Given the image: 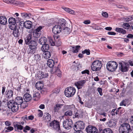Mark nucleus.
Here are the masks:
<instances>
[{
  "mask_svg": "<svg viewBox=\"0 0 133 133\" xmlns=\"http://www.w3.org/2000/svg\"><path fill=\"white\" fill-rule=\"evenodd\" d=\"M51 41L53 42L54 45H55L57 46H60L62 44V42L60 39L56 41L55 42H53L52 40H51Z\"/></svg>",
  "mask_w": 133,
  "mask_h": 133,
  "instance_id": "nucleus-35",
  "label": "nucleus"
},
{
  "mask_svg": "<svg viewBox=\"0 0 133 133\" xmlns=\"http://www.w3.org/2000/svg\"><path fill=\"white\" fill-rule=\"evenodd\" d=\"M5 94L8 98H10L12 96L13 94V92L11 90H7L5 91Z\"/></svg>",
  "mask_w": 133,
  "mask_h": 133,
  "instance_id": "nucleus-25",
  "label": "nucleus"
},
{
  "mask_svg": "<svg viewBox=\"0 0 133 133\" xmlns=\"http://www.w3.org/2000/svg\"><path fill=\"white\" fill-rule=\"evenodd\" d=\"M115 31L121 33L123 34H126V31L122 28L117 27L116 28Z\"/></svg>",
  "mask_w": 133,
  "mask_h": 133,
  "instance_id": "nucleus-30",
  "label": "nucleus"
},
{
  "mask_svg": "<svg viewBox=\"0 0 133 133\" xmlns=\"http://www.w3.org/2000/svg\"><path fill=\"white\" fill-rule=\"evenodd\" d=\"M85 127V124L82 121H79L76 122L73 128L74 130H83Z\"/></svg>",
  "mask_w": 133,
  "mask_h": 133,
  "instance_id": "nucleus-7",
  "label": "nucleus"
},
{
  "mask_svg": "<svg viewBox=\"0 0 133 133\" xmlns=\"http://www.w3.org/2000/svg\"><path fill=\"white\" fill-rule=\"evenodd\" d=\"M96 60L94 61L92 63L91 68V70L93 71H95V68H96Z\"/></svg>",
  "mask_w": 133,
  "mask_h": 133,
  "instance_id": "nucleus-36",
  "label": "nucleus"
},
{
  "mask_svg": "<svg viewBox=\"0 0 133 133\" xmlns=\"http://www.w3.org/2000/svg\"><path fill=\"white\" fill-rule=\"evenodd\" d=\"M103 133H113V131L109 128H106L103 130Z\"/></svg>",
  "mask_w": 133,
  "mask_h": 133,
  "instance_id": "nucleus-39",
  "label": "nucleus"
},
{
  "mask_svg": "<svg viewBox=\"0 0 133 133\" xmlns=\"http://www.w3.org/2000/svg\"><path fill=\"white\" fill-rule=\"evenodd\" d=\"M31 129V128L28 125L26 126L25 127L23 128V131L25 133L27 132V130H29Z\"/></svg>",
  "mask_w": 133,
  "mask_h": 133,
  "instance_id": "nucleus-46",
  "label": "nucleus"
},
{
  "mask_svg": "<svg viewBox=\"0 0 133 133\" xmlns=\"http://www.w3.org/2000/svg\"><path fill=\"white\" fill-rule=\"evenodd\" d=\"M49 44L46 43L42 45L41 47V49L43 51L49 50Z\"/></svg>",
  "mask_w": 133,
  "mask_h": 133,
  "instance_id": "nucleus-31",
  "label": "nucleus"
},
{
  "mask_svg": "<svg viewBox=\"0 0 133 133\" xmlns=\"http://www.w3.org/2000/svg\"><path fill=\"white\" fill-rule=\"evenodd\" d=\"M97 91L100 96H102L103 95L102 92V88L99 87L98 88H97Z\"/></svg>",
  "mask_w": 133,
  "mask_h": 133,
  "instance_id": "nucleus-52",
  "label": "nucleus"
},
{
  "mask_svg": "<svg viewBox=\"0 0 133 133\" xmlns=\"http://www.w3.org/2000/svg\"><path fill=\"white\" fill-rule=\"evenodd\" d=\"M81 74H87V75L89 74V71L88 70H85L81 72Z\"/></svg>",
  "mask_w": 133,
  "mask_h": 133,
  "instance_id": "nucleus-51",
  "label": "nucleus"
},
{
  "mask_svg": "<svg viewBox=\"0 0 133 133\" xmlns=\"http://www.w3.org/2000/svg\"><path fill=\"white\" fill-rule=\"evenodd\" d=\"M8 22L10 25V26H11L12 27H15L16 26V20L15 19L12 17H10L8 19Z\"/></svg>",
  "mask_w": 133,
  "mask_h": 133,
  "instance_id": "nucleus-16",
  "label": "nucleus"
},
{
  "mask_svg": "<svg viewBox=\"0 0 133 133\" xmlns=\"http://www.w3.org/2000/svg\"><path fill=\"white\" fill-rule=\"evenodd\" d=\"M119 64L120 65L119 67V70L122 72H125L128 71L129 66L127 63L122 61L119 62Z\"/></svg>",
  "mask_w": 133,
  "mask_h": 133,
  "instance_id": "nucleus-6",
  "label": "nucleus"
},
{
  "mask_svg": "<svg viewBox=\"0 0 133 133\" xmlns=\"http://www.w3.org/2000/svg\"><path fill=\"white\" fill-rule=\"evenodd\" d=\"M44 52L43 55L45 59H48L50 58L51 56V52L48 50L43 51Z\"/></svg>",
  "mask_w": 133,
  "mask_h": 133,
  "instance_id": "nucleus-26",
  "label": "nucleus"
},
{
  "mask_svg": "<svg viewBox=\"0 0 133 133\" xmlns=\"http://www.w3.org/2000/svg\"><path fill=\"white\" fill-rule=\"evenodd\" d=\"M14 2H13L12 3V5H23L24 4V3L23 2H21L19 1H17L14 0Z\"/></svg>",
  "mask_w": 133,
  "mask_h": 133,
  "instance_id": "nucleus-40",
  "label": "nucleus"
},
{
  "mask_svg": "<svg viewBox=\"0 0 133 133\" xmlns=\"http://www.w3.org/2000/svg\"><path fill=\"white\" fill-rule=\"evenodd\" d=\"M102 15L103 17L105 18H107L108 17V14L106 12H102Z\"/></svg>",
  "mask_w": 133,
  "mask_h": 133,
  "instance_id": "nucleus-54",
  "label": "nucleus"
},
{
  "mask_svg": "<svg viewBox=\"0 0 133 133\" xmlns=\"http://www.w3.org/2000/svg\"><path fill=\"white\" fill-rule=\"evenodd\" d=\"M18 105L15 103L13 100H10L8 104V107L11 109L13 112H16L17 111L18 109Z\"/></svg>",
  "mask_w": 133,
  "mask_h": 133,
  "instance_id": "nucleus-5",
  "label": "nucleus"
},
{
  "mask_svg": "<svg viewBox=\"0 0 133 133\" xmlns=\"http://www.w3.org/2000/svg\"><path fill=\"white\" fill-rule=\"evenodd\" d=\"M24 26V23L23 21L20 22L19 24V28H22Z\"/></svg>",
  "mask_w": 133,
  "mask_h": 133,
  "instance_id": "nucleus-55",
  "label": "nucleus"
},
{
  "mask_svg": "<svg viewBox=\"0 0 133 133\" xmlns=\"http://www.w3.org/2000/svg\"><path fill=\"white\" fill-rule=\"evenodd\" d=\"M38 111L39 112L38 114V115L39 117H42L43 115V112L42 111L40 110H38Z\"/></svg>",
  "mask_w": 133,
  "mask_h": 133,
  "instance_id": "nucleus-57",
  "label": "nucleus"
},
{
  "mask_svg": "<svg viewBox=\"0 0 133 133\" xmlns=\"http://www.w3.org/2000/svg\"><path fill=\"white\" fill-rule=\"evenodd\" d=\"M72 122L70 119H66L63 122V126L65 129L69 130L72 127Z\"/></svg>",
  "mask_w": 133,
  "mask_h": 133,
  "instance_id": "nucleus-8",
  "label": "nucleus"
},
{
  "mask_svg": "<svg viewBox=\"0 0 133 133\" xmlns=\"http://www.w3.org/2000/svg\"><path fill=\"white\" fill-rule=\"evenodd\" d=\"M117 67V63L115 61H110L107 63V68L109 71L113 72L115 71Z\"/></svg>",
  "mask_w": 133,
  "mask_h": 133,
  "instance_id": "nucleus-1",
  "label": "nucleus"
},
{
  "mask_svg": "<svg viewBox=\"0 0 133 133\" xmlns=\"http://www.w3.org/2000/svg\"><path fill=\"white\" fill-rule=\"evenodd\" d=\"M66 23V21L63 18H61L58 20V25L62 28L65 27Z\"/></svg>",
  "mask_w": 133,
  "mask_h": 133,
  "instance_id": "nucleus-17",
  "label": "nucleus"
},
{
  "mask_svg": "<svg viewBox=\"0 0 133 133\" xmlns=\"http://www.w3.org/2000/svg\"><path fill=\"white\" fill-rule=\"evenodd\" d=\"M21 16L24 18H27L28 16V14L25 13H21Z\"/></svg>",
  "mask_w": 133,
  "mask_h": 133,
  "instance_id": "nucleus-53",
  "label": "nucleus"
},
{
  "mask_svg": "<svg viewBox=\"0 0 133 133\" xmlns=\"http://www.w3.org/2000/svg\"><path fill=\"white\" fill-rule=\"evenodd\" d=\"M54 67L52 69L53 70V71H54V70H55V74L59 77H61L62 76V72L58 67H57L55 69H54Z\"/></svg>",
  "mask_w": 133,
  "mask_h": 133,
  "instance_id": "nucleus-27",
  "label": "nucleus"
},
{
  "mask_svg": "<svg viewBox=\"0 0 133 133\" xmlns=\"http://www.w3.org/2000/svg\"><path fill=\"white\" fill-rule=\"evenodd\" d=\"M49 126L57 131L61 129L59 122L55 120H54L50 123Z\"/></svg>",
  "mask_w": 133,
  "mask_h": 133,
  "instance_id": "nucleus-9",
  "label": "nucleus"
},
{
  "mask_svg": "<svg viewBox=\"0 0 133 133\" xmlns=\"http://www.w3.org/2000/svg\"><path fill=\"white\" fill-rule=\"evenodd\" d=\"M123 28L125 29L129 30L130 31L131 30V27L132 26H131V28H130V25H129V23H124L123 24Z\"/></svg>",
  "mask_w": 133,
  "mask_h": 133,
  "instance_id": "nucleus-38",
  "label": "nucleus"
},
{
  "mask_svg": "<svg viewBox=\"0 0 133 133\" xmlns=\"http://www.w3.org/2000/svg\"><path fill=\"white\" fill-rule=\"evenodd\" d=\"M87 133H97L98 129L95 127L91 125H89L85 129Z\"/></svg>",
  "mask_w": 133,
  "mask_h": 133,
  "instance_id": "nucleus-11",
  "label": "nucleus"
},
{
  "mask_svg": "<svg viewBox=\"0 0 133 133\" xmlns=\"http://www.w3.org/2000/svg\"><path fill=\"white\" fill-rule=\"evenodd\" d=\"M128 63L131 66H133V59L129 60L128 61Z\"/></svg>",
  "mask_w": 133,
  "mask_h": 133,
  "instance_id": "nucleus-59",
  "label": "nucleus"
},
{
  "mask_svg": "<svg viewBox=\"0 0 133 133\" xmlns=\"http://www.w3.org/2000/svg\"><path fill=\"white\" fill-rule=\"evenodd\" d=\"M36 76L38 77L39 79L46 78L48 76V74L42 71H39L37 74H36Z\"/></svg>",
  "mask_w": 133,
  "mask_h": 133,
  "instance_id": "nucleus-12",
  "label": "nucleus"
},
{
  "mask_svg": "<svg viewBox=\"0 0 133 133\" xmlns=\"http://www.w3.org/2000/svg\"><path fill=\"white\" fill-rule=\"evenodd\" d=\"M76 92V89L73 87H70L66 88L64 91L65 96L70 97L73 96Z\"/></svg>",
  "mask_w": 133,
  "mask_h": 133,
  "instance_id": "nucleus-3",
  "label": "nucleus"
},
{
  "mask_svg": "<svg viewBox=\"0 0 133 133\" xmlns=\"http://www.w3.org/2000/svg\"><path fill=\"white\" fill-rule=\"evenodd\" d=\"M131 127L128 123H125L122 124L119 127V131L120 133H128Z\"/></svg>",
  "mask_w": 133,
  "mask_h": 133,
  "instance_id": "nucleus-2",
  "label": "nucleus"
},
{
  "mask_svg": "<svg viewBox=\"0 0 133 133\" xmlns=\"http://www.w3.org/2000/svg\"><path fill=\"white\" fill-rule=\"evenodd\" d=\"M86 82L85 80H81L76 82L75 84V85L78 89H81Z\"/></svg>",
  "mask_w": 133,
  "mask_h": 133,
  "instance_id": "nucleus-15",
  "label": "nucleus"
},
{
  "mask_svg": "<svg viewBox=\"0 0 133 133\" xmlns=\"http://www.w3.org/2000/svg\"><path fill=\"white\" fill-rule=\"evenodd\" d=\"M23 99L25 101L29 102L32 99L31 96L28 93H25L23 97Z\"/></svg>",
  "mask_w": 133,
  "mask_h": 133,
  "instance_id": "nucleus-18",
  "label": "nucleus"
},
{
  "mask_svg": "<svg viewBox=\"0 0 133 133\" xmlns=\"http://www.w3.org/2000/svg\"><path fill=\"white\" fill-rule=\"evenodd\" d=\"M35 59L36 61H38L41 59V56L39 55L36 54L35 55Z\"/></svg>",
  "mask_w": 133,
  "mask_h": 133,
  "instance_id": "nucleus-42",
  "label": "nucleus"
},
{
  "mask_svg": "<svg viewBox=\"0 0 133 133\" xmlns=\"http://www.w3.org/2000/svg\"><path fill=\"white\" fill-rule=\"evenodd\" d=\"M7 23V20L5 16H1L0 17V24L5 25Z\"/></svg>",
  "mask_w": 133,
  "mask_h": 133,
  "instance_id": "nucleus-24",
  "label": "nucleus"
},
{
  "mask_svg": "<svg viewBox=\"0 0 133 133\" xmlns=\"http://www.w3.org/2000/svg\"><path fill=\"white\" fill-rule=\"evenodd\" d=\"M32 25V23L30 21H28L24 22V26L27 29H30Z\"/></svg>",
  "mask_w": 133,
  "mask_h": 133,
  "instance_id": "nucleus-23",
  "label": "nucleus"
},
{
  "mask_svg": "<svg viewBox=\"0 0 133 133\" xmlns=\"http://www.w3.org/2000/svg\"><path fill=\"white\" fill-rule=\"evenodd\" d=\"M29 103L26 101H23V102L20 105L21 108L25 109L28 106Z\"/></svg>",
  "mask_w": 133,
  "mask_h": 133,
  "instance_id": "nucleus-37",
  "label": "nucleus"
},
{
  "mask_svg": "<svg viewBox=\"0 0 133 133\" xmlns=\"http://www.w3.org/2000/svg\"><path fill=\"white\" fill-rule=\"evenodd\" d=\"M63 104H57L54 108V112H58L59 110L61 108V106H63Z\"/></svg>",
  "mask_w": 133,
  "mask_h": 133,
  "instance_id": "nucleus-32",
  "label": "nucleus"
},
{
  "mask_svg": "<svg viewBox=\"0 0 133 133\" xmlns=\"http://www.w3.org/2000/svg\"><path fill=\"white\" fill-rule=\"evenodd\" d=\"M62 28L58 25L54 26L52 28V32L55 34L59 33L61 31Z\"/></svg>",
  "mask_w": 133,
  "mask_h": 133,
  "instance_id": "nucleus-13",
  "label": "nucleus"
},
{
  "mask_svg": "<svg viewBox=\"0 0 133 133\" xmlns=\"http://www.w3.org/2000/svg\"><path fill=\"white\" fill-rule=\"evenodd\" d=\"M107 124L108 126L111 128L115 127L116 124L115 121L112 119L109 121L107 123Z\"/></svg>",
  "mask_w": 133,
  "mask_h": 133,
  "instance_id": "nucleus-19",
  "label": "nucleus"
},
{
  "mask_svg": "<svg viewBox=\"0 0 133 133\" xmlns=\"http://www.w3.org/2000/svg\"><path fill=\"white\" fill-rule=\"evenodd\" d=\"M55 62L52 59H49L48 60L47 64L48 66L50 68H52L54 66Z\"/></svg>",
  "mask_w": 133,
  "mask_h": 133,
  "instance_id": "nucleus-29",
  "label": "nucleus"
},
{
  "mask_svg": "<svg viewBox=\"0 0 133 133\" xmlns=\"http://www.w3.org/2000/svg\"><path fill=\"white\" fill-rule=\"evenodd\" d=\"M128 133H133V126H131L130 128V130L129 131Z\"/></svg>",
  "mask_w": 133,
  "mask_h": 133,
  "instance_id": "nucleus-63",
  "label": "nucleus"
},
{
  "mask_svg": "<svg viewBox=\"0 0 133 133\" xmlns=\"http://www.w3.org/2000/svg\"><path fill=\"white\" fill-rule=\"evenodd\" d=\"M72 114V111L70 110H68L65 113V116H71Z\"/></svg>",
  "mask_w": 133,
  "mask_h": 133,
  "instance_id": "nucleus-48",
  "label": "nucleus"
},
{
  "mask_svg": "<svg viewBox=\"0 0 133 133\" xmlns=\"http://www.w3.org/2000/svg\"><path fill=\"white\" fill-rule=\"evenodd\" d=\"M17 25L16 27H12L11 26H9V28L11 30H13L12 35H14L15 37L16 38L18 37L20 35V32L18 28H17Z\"/></svg>",
  "mask_w": 133,
  "mask_h": 133,
  "instance_id": "nucleus-10",
  "label": "nucleus"
},
{
  "mask_svg": "<svg viewBox=\"0 0 133 133\" xmlns=\"http://www.w3.org/2000/svg\"><path fill=\"white\" fill-rule=\"evenodd\" d=\"M23 126H22L21 125H19L17 128V130H18L19 129L22 130L23 129Z\"/></svg>",
  "mask_w": 133,
  "mask_h": 133,
  "instance_id": "nucleus-62",
  "label": "nucleus"
},
{
  "mask_svg": "<svg viewBox=\"0 0 133 133\" xmlns=\"http://www.w3.org/2000/svg\"><path fill=\"white\" fill-rule=\"evenodd\" d=\"M37 43L35 39L34 41H31L28 45L30 49V52L31 54H34L37 49Z\"/></svg>",
  "mask_w": 133,
  "mask_h": 133,
  "instance_id": "nucleus-4",
  "label": "nucleus"
},
{
  "mask_svg": "<svg viewBox=\"0 0 133 133\" xmlns=\"http://www.w3.org/2000/svg\"><path fill=\"white\" fill-rule=\"evenodd\" d=\"M59 89H55L54 90L52 91V93H55L56 94H58L59 93Z\"/></svg>",
  "mask_w": 133,
  "mask_h": 133,
  "instance_id": "nucleus-60",
  "label": "nucleus"
},
{
  "mask_svg": "<svg viewBox=\"0 0 133 133\" xmlns=\"http://www.w3.org/2000/svg\"><path fill=\"white\" fill-rule=\"evenodd\" d=\"M42 28V26H40L38 27L37 28H36L34 30H35V31H37V32H39V33H41V30ZM33 30H34L33 29Z\"/></svg>",
  "mask_w": 133,
  "mask_h": 133,
  "instance_id": "nucleus-49",
  "label": "nucleus"
},
{
  "mask_svg": "<svg viewBox=\"0 0 133 133\" xmlns=\"http://www.w3.org/2000/svg\"><path fill=\"white\" fill-rule=\"evenodd\" d=\"M72 48H71V51H72L73 53H77L78 52L81 46L80 45L71 46Z\"/></svg>",
  "mask_w": 133,
  "mask_h": 133,
  "instance_id": "nucleus-21",
  "label": "nucleus"
},
{
  "mask_svg": "<svg viewBox=\"0 0 133 133\" xmlns=\"http://www.w3.org/2000/svg\"><path fill=\"white\" fill-rule=\"evenodd\" d=\"M130 17V16H129V17L126 18H124L123 19L125 20V21L127 22H128L129 21L133 19V15L131 16V17Z\"/></svg>",
  "mask_w": 133,
  "mask_h": 133,
  "instance_id": "nucleus-44",
  "label": "nucleus"
},
{
  "mask_svg": "<svg viewBox=\"0 0 133 133\" xmlns=\"http://www.w3.org/2000/svg\"><path fill=\"white\" fill-rule=\"evenodd\" d=\"M62 8L65 11L69 13L70 11V9H69V8L65 7H63Z\"/></svg>",
  "mask_w": 133,
  "mask_h": 133,
  "instance_id": "nucleus-61",
  "label": "nucleus"
},
{
  "mask_svg": "<svg viewBox=\"0 0 133 133\" xmlns=\"http://www.w3.org/2000/svg\"><path fill=\"white\" fill-rule=\"evenodd\" d=\"M32 32L33 33V35L34 37L35 38H38L41 34V33L38 32L34 30H33V31Z\"/></svg>",
  "mask_w": 133,
  "mask_h": 133,
  "instance_id": "nucleus-34",
  "label": "nucleus"
},
{
  "mask_svg": "<svg viewBox=\"0 0 133 133\" xmlns=\"http://www.w3.org/2000/svg\"><path fill=\"white\" fill-rule=\"evenodd\" d=\"M6 129L8 130V131H9V132H10L13 130L14 128L12 127L9 126L7 128L5 127V128L4 130Z\"/></svg>",
  "mask_w": 133,
  "mask_h": 133,
  "instance_id": "nucleus-50",
  "label": "nucleus"
},
{
  "mask_svg": "<svg viewBox=\"0 0 133 133\" xmlns=\"http://www.w3.org/2000/svg\"><path fill=\"white\" fill-rule=\"evenodd\" d=\"M23 101V98L21 96H17L14 101V102L18 105H20Z\"/></svg>",
  "mask_w": 133,
  "mask_h": 133,
  "instance_id": "nucleus-20",
  "label": "nucleus"
},
{
  "mask_svg": "<svg viewBox=\"0 0 133 133\" xmlns=\"http://www.w3.org/2000/svg\"><path fill=\"white\" fill-rule=\"evenodd\" d=\"M63 30H64V31L66 32L67 34L70 33V28L68 27H65V26L62 28Z\"/></svg>",
  "mask_w": 133,
  "mask_h": 133,
  "instance_id": "nucleus-41",
  "label": "nucleus"
},
{
  "mask_svg": "<svg viewBox=\"0 0 133 133\" xmlns=\"http://www.w3.org/2000/svg\"><path fill=\"white\" fill-rule=\"evenodd\" d=\"M40 94L38 92H37L33 95V97H35V98H39L40 97Z\"/></svg>",
  "mask_w": 133,
  "mask_h": 133,
  "instance_id": "nucleus-45",
  "label": "nucleus"
},
{
  "mask_svg": "<svg viewBox=\"0 0 133 133\" xmlns=\"http://www.w3.org/2000/svg\"><path fill=\"white\" fill-rule=\"evenodd\" d=\"M47 40L46 38L45 37H42L39 39L38 43H39L42 45L47 43Z\"/></svg>",
  "mask_w": 133,
  "mask_h": 133,
  "instance_id": "nucleus-28",
  "label": "nucleus"
},
{
  "mask_svg": "<svg viewBox=\"0 0 133 133\" xmlns=\"http://www.w3.org/2000/svg\"><path fill=\"white\" fill-rule=\"evenodd\" d=\"M63 107L65 110L72 109L75 108V106L74 104H72L71 105H65Z\"/></svg>",
  "mask_w": 133,
  "mask_h": 133,
  "instance_id": "nucleus-33",
  "label": "nucleus"
},
{
  "mask_svg": "<svg viewBox=\"0 0 133 133\" xmlns=\"http://www.w3.org/2000/svg\"><path fill=\"white\" fill-rule=\"evenodd\" d=\"M74 113L75 114V118H79L80 117L79 115V114L77 112H76L75 111H74Z\"/></svg>",
  "mask_w": 133,
  "mask_h": 133,
  "instance_id": "nucleus-58",
  "label": "nucleus"
},
{
  "mask_svg": "<svg viewBox=\"0 0 133 133\" xmlns=\"http://www.w3.org/2000/svg\"><path fill=\"white\" fill-rule=\"evenodd\" d=\"M47 114H48V115L46 116V117L45 120H46V121H49L51 119V116L49 113H47Z\"/></svg>",
  "mask_w": 133,
  "mask_h": 133,
  "instance_id": "nucleus-47",
  "label": "nucleus"
},
{
  "mask_svg": "<svg viewBox=\"0 0 133 133\" xmlns=\"http://www.w3.org/2000/svg\"><path fill=\"white\" fill-rule=\"evenodd\" d=\"M34 39L32 37L31 33L28 34L25 38V43L26 45L31 42V41H34Z\"/></svg>",
  "mask_w": 133,
  "mask_h": 133,
  "instance_id": "nucleus-14",
  "label": "nucleus"
},
{
  "mask_svg": "<svg viewBox=\"0 0 133 133\" xmlns=\"http://www.w3.org/2000/svg\"><path fill=\"white\" fill-rule=\"evenodd\" d=\"M83 54H86L87 55H89L90 54V50L89 49H85L84 50L82 51Z\"/></svg>",
  "mask_w": 133,
  "mask_h": 133,
  "instance_id": "nucleus-43",
  "label": "nucleus"
},
{
  "mask_svg": "<svg viewBox=\"0 0 133 133\" xmlns=\"http://www.w3.org/2000/svg\"><path fill=\"white\" fill-rule=\"evenodd\" d=\"M76 132L74 133H84V132L81 130H74Z\"/></svg>",
  "mask_w": 133,
  "mask_h": 133,
  "instance_id": "nucleus-64",
  "label": "nucleus"
},
{
  "mask_svg": "<svg viewBox=\"0 0 133 133\" xmlns=\"http://www.w3.org/2000/svg\"><path fill=\"white\" fill-rule=\"evenodd\" d=\"M96 68H95V71H99L102 67V62L99 60H96Z\"/></svg>",
  "mask_w": 133,
  "mask_h": 133,
  "instance_id": "nucleus-22",
  "label": "nucleus"
},
{
  "mask_svg": "<svg viewBox=\"0 0 133 133\" xmlns=\"http://www.w3.org/2000/svg\"><path fill=\"white\" fill-rule=\"evenodd\" d=\"M54 38L55 40V41L58 40L59 39V36L58 35H56V34L54 35Z\"/></svg>",
  "mask_w": 133,
  "mask_h": 133,
  "instance_id": "nucleus-56",
  "label": "nucleus"
}]
</instances>
